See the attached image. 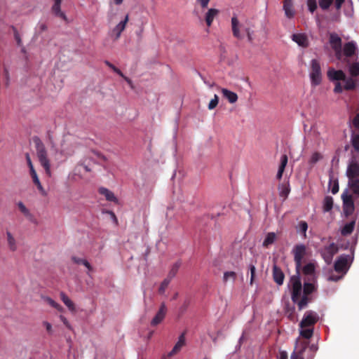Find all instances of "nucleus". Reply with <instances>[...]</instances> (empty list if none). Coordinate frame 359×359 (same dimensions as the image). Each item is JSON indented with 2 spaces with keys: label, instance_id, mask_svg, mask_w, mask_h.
I'll return each instance as SVG.
<instances>
[{
  "label": "nucleus",
  "instance_id": "nucleus-55",
  "mask_svg": "<svg viewBox=\"0 0 359 359\" xmlns=\"http://www.w3.org/2000/svg\"><path fill=\"white\" fill-rule=\"evenodd\" d=\"M343 91L342 86L339 82H337L335 83L334 88V92L335 93H341Z\"/></svg>",
  "mask_w": 359,
  "mask_h": 359
},
{
  "label": "nucleus",
  "instance_id": "nucleus-44",
  "mask_svg": "<svg viewBox=\"0 0 359 359\" xmlns=\"http://www.w3.org/2000/svg\"><path fill=\"white\" fill-rule=\"evenodd\" d=\"M308 9L311 13H313L317 8L316 0H307Z\"/></svg>",
  "mask_w": 359,
  "mask_h": 359
},
{
  "label": "nucleus",
  "instance_id": "nucleus-9",
  "mask_svg": "<svg viewBox=\"0 0 359 359\" xmlns=\"http://www.w3.org/2000/svg\"><path fill=\"white\" fill-rule=\"evenodd\" d=\"M306 246L304 244L296 245L292 249L294 260L297 274L299 273V269L302 267V259L306 255Z\"/></svg>",
  "mask_w": 359,
  "mask_h": 359
},
{
  "label": "nucleus",
  "instance_id": "nucleus-25",
  "mask_svg": "<svg viewBox=\"0 0 359 359\" xmlns=\"http://www.w3.org/2000/svg\"><path fill=\"white\" fill-rule=\"evenodd\" d=\"M283 10L285 15L291 18L294 15V11L292 7V0H285L283 4Z\"/></svg>",
  "mask_w": 359,
  "mask_h": 359
},
{
  "label": "nucleus",
  "instance_id": "nucleus-26",
  "mask_svg": "<svg viewBox=\"0 0 359 359\" xmlns=\"http://www.w3.org/2000/svg\"><path fill=\"white\" fill-rule=\"evenodd\" d=\"M99 193L103 195L106 199L109 201L117 202L118 200L114 193L104 187H100L99 189Z\"/></svg>",
  "mask_w": 359,
  "mask_h": 359
},
{
  "label": "nucleus",
  "instance_id": "nucleus-49",
  "mask_svg": "<svg viewBox=\"0 0 359 359\" xmlns=\"http://www.w3.org/2000/svg\"><path fill=\"white\" fill-rule=\"evenodd\" d=\"M249 270H250V284L252 285L253 281H254L255 276L256 268H255V265L250 264Z\"/></svg>",
  "mask_w": 359,
  "mask_h": 359
},
{
  "label": "nucleus",
  "instance_id": "nucleus-58",
  "mask_svg": "<svg viewBox=\"0 0 359 359\" xmlns=\"http://www.w3.org/2000/svg\"><path fill=\"white\" fill-rule=\"evenodd\" d=\"M26 159H27V162L28 166L29 168V170H34V168L33 166V164H32V160L30 158V156H29V154H26Z\"/></svg>",
  "mask_w": 359,
  "mask_h": 359
},
{
  "label": "nucleus",
  "instance_id": "nucleus-21",
  "mask_svg": "<svg viewBox=\"0 0 359 359\" xmlns=\"http://www.w3.org/2000/svg\"><path fill=\"white\" fill-rule=\"evenodd\" d=\"M356 50V43L354 41H349L344 44L343 48L344 54L346 57H351L355 54Z\"/></svg>",
  "mask_w": 359,
  "mask_h": 359
},
{
  "label": "nucleus",
  "instance_id": "nucleus-59",
  "mask_svg": "<svg viewBox=\"0 0 359 359\" xmlns=\"http://www.w3.org/2000/svg\"><path fill=\"white\" fill-rule=\"evenodd\" d=\"M45 300L53 308L55 306V304H56L55 301H54L53 299H51L50 297H45Z\"/></svg>",
  "mask_w": 359,
  "mask_h": 359
},
{
  "label": "nucleus",
  "instance_id": "nucleus-38",
  "mask_svg": "<svg viewBox=\"0 0 359 359\" xmlns=\"http://www.w3.org/2000/svg\"><path fill=\"white\" fill-rule=\"evenodd\" d=\"M308 229V224L305 221H301L297 226V231L302 233L304 237L306 236V231Z\"/></svg>",
  "mask_w": 359,
  "mask_h": 359
},
{
  "label": "nucleus",
  "instance_id": "nucleus-31",
  "mask_svg": "<svg viewBox=\"0 0 359 359\" xmlns=\"http://www.w3.org/2000/svg\"><path fill=\"white\" fill-rule=\"evenodd\" d=\"M237 278V275L234 271H225L223 275L222 280L224 283L228 282L233 283Z\"/></svg>",
  "mask_w": 359,
  "mask_h": 359
},
{
  "label": "nucleus",
  "instance_id": "nucleus-30",
  "mask_svg": "<svg viewBox=\"0 0 359 359\" xmlns=\"http://www.w3.org/2000/svg\"><path fill=\"white\" fill-rule=\"evenodd\" d=\"M333 208V198L332 196H327L325 197L323 203V209L324 212H329Z\"/></svg>",
  "mask_w": 359,
  "mask_h": 359
},
{
  "label": "nucleus",
  "instance_id": "nucleus-64",
  "mask_svg": "<svg viewBox=\"0 0 359 359\" xmlns=\"http://www.w3.org/2000/svg\"><path fill=\"white\" fill-rule=\"evenodd\" d=\"M343 3L342 2H339V1H335V7L337 10L340 9L341 6H342Z\"/></svg>",
  "mask_w": 359,
  "mask_h": 359
},
{
  "label": "nucleus",
  "instance_id": "nucleus-16",
  "mask_svg": "<svg viewBox=\"0 0 359 359\" xmlns=\"http://www.w3.org/2000/svg\"><path fill=\"white\" fill-rule=\"evenodd\" d=\"M54 4L52 6L51 10L54 15L64 20H67V16L64 12L61 11L60 6L62 0H53Z\"/></svg>",
  "mask_w": 359,
  "mask_h": 359
},
{
  "label": "nucleus",
  "instance_id": "nucleus-4",
  "mask_svg": "<svg viewBox=\"0 0 359 359\" xmlns=\"http://www.w3.org/2000/svg\"><path fill=\"white\" fill-rule=\"evenodd\" d=\"M36 143V155L37 158L41 165V166L44 168L46 174L50 177L52 175L51 169H50V163L49 159L48 158L47 152L45 149L43 144L40 141V140L37 139L35 141Z\"/></svg>",
  "mask_w": 359,
  "mask_h": 359
},
{
  "label": "nucleus",
  "instance_id": "nucleus-51",
  "mask_svg": "<svg viewBox=\"0 0 359 359\" xmlns=\"http://www.w3.org/2000/svg\"><path fill=\"white\" fill-rule=\"evenodd\" d=\"M210 0H196V2L202 8H206Z\"/></svg>",
  "mask_w": 359,
  "mask_h": 359
},
{
  "label": "nucleus",
  "instance_id": "nucleus-60",
  "mask_svg": "<svg viewBox=\"0 0 359 359\" xmlns=\"http://www.w3.org/2000/svg\"><path fill=\"white\" fill-rule=\"evenodd\" d=\"M331 191L333 194H335L339 191V184L337 182L334 183Z\"/></svg>",
  "mask_w": 359,
  "mask_h": 359
},
{
  "label": "nucleus",
  "instance_id": "nucleus-20",
  "mask_svg": "<svg viewBox=\"0 0 359 359\" xmlns=\"http://www.w3.org/2000/svg\"><path fill=\"white\" fill-rule=\"evenodd\" d=\"M315 269L316 266L313 262L308 263L302 268L304 274L310 277L309 280L314 279Z\"/></svg>",
  "mask_w": 359,
  "mask_h": 359
},
{
  "label": "nucleus",
  "instance_id": "nucleus-62",
  "mask_svg": "<svg viewBox=\"0 0 359 359\" xmlns=\"http://www.w3.org/2000/svg\"><path fill=\"white\" fill-rule=\"evenodd\" d=\"M108 213L111 215V217L113 219V220L117 223V219H116V217L115 215V214L111 212V211H109Z\"/></svg>",
  "mask_w": 359,
  "mask_h": 359
},
{
  "label": "nucleus",
  "instance_id": "nucleus-45",
  "mask_svg": "<svg viewBox=\"0 0 359 359\" xmlns=\"http://www.w3.org/2000/svg\"><path fill=\"white\" fill-rule=\"evenodd\" d=\"M12 30L13 32L14 38H15V40L16 41L17 44L19 46H22V39H21L20 35L18 29L14 26H12Z\"/></svg>",
  "mask_w": 359,
  "mask_h": 359
},
{
  "label": "nucleus",
  "instance_id": "nucleus-36",
  "mask_svg": "<svg viewBox=\"0 0 359 359\" xmlns=\"http://www.w3.org/2000/svg\"><path fill=\"white\" fill-rule=\"evenodd\" d=\"M181 266V262H175L171 267L168 276H167V278H170V279H172L177 274L180 267Z\"/></svg>",
  "mask_w": 359,
  "mask_h": 359
},
{
  "label": "nucleus",
  "instance_id": "nucleus-57",
  "mask_svg": "<svg viewBox=\"0 0 359 359\" xmlns=\"http://www.w3.org/2000/svg\"><path fill=\"white\" fill-rule=\"evenodd\" d=\"M343 276V274L341 276L331 275L327 278V280L330 281H338L342 278Z\"/></svg>",
  "mask_w": 359,
  "mask_h": 359
},
{
  "label": "nucleus",
  "instance_id": "nucleus-24",
  "mask_svg": "<svg viewBox=\"0 0 359 359\" xmlns=\"http://www.w3.org/2000/svg\"><path fill=\"white\" fill-rule=\"evenodd\" d=\"M60 299L65 305L68 308V309L74 312L76 311L75 305L73 302L68 297V296L63 292L60 293Z\"/></svg>",
  "mask_w": 359,
  "mask_h": 359
},
{
  "label": "nucleus",
  "instance_id": "nucleus-34",
  "mask_svg": "<svg viewBox=\"0 0 359 359\" xmlns=\"http://www.w3.org/2000/svg\"><path fill=\"white\" fill-rule=\"evenodd\" d=\"M279 195L283 198H286L290 193L288 184H282L278 186Z\"/></svg>",
  "mask_w": 359,
  "mask_h": 359
},
{
  "label": "nucleus",
  "instance_id": "nucleus-29",
  "mask_svg": "<svg viewBox=\"0 0 359 359\" xmlns=\"http://www.w3.org/2000/svg\"><path fill=\"white\" fill-rule=\"evenodd\" d=\"M355 221L353 220L348 223H346L341 229V233L343 236H347L352 233L354 229Z\"/></svg>",
  "mask_w": 359,
  "mask_h": 359
},
{
  "label": "nucleus",
  "instance_id": "nucleus-5",
  "mask_svg": "<svg viewBox=\"0 0 359 359\" xmlns=\"http://www.w3.org/2000/svg\"><path fill=\"white\" fill-rule=\"evenodd\" d=\"M353 253L341 255L334 262V270L338 273L346 274L353 261Z\"/></svg>",
  "mask_w": 359,
  "mask_h": 359
},
{
  "label": "nucleus",
  "instance_id": "nucleus-19",
  "mask_svg": "<svg viewBox=\"0 0 359 359\" xmlns=\"http://www.w3.org/2000/svg\"><path fill=\"white\" fill-rule=\"evenodd\" d=\"M91 170L90 165L86 164L85 161L79 163L74 170V174L79 175V177H82L84 172H88Z\"/></svg>",
  "mask_w": 359,
  "mask_h": 359
},
{
  "label": "nucleus",
  "instance_id": "nucleus-43",
  "mask_svg": "<svg viewBox=\"0 0 359 359\" xmlns=\"http://www.w3.org/2000/svg\"><path fill=\"white\" fill-rule=\"evenodd\" d=\"M353 126L355 130L351 132H355L356 134H359V114H357L352 121Z\"/></svg>",
  "mask_w": 359,
  "mask_h": 359
},
{
  "label": "nucleus",
  "instance_id": "nucleus-47",
  "mask_svg": "<svg viewBox=\"0 0 359 359\" xmlns=\"http://www.w3.org/2000/svg\"><path fill=\"white\" fill-rule=\"evenodd\" d=\"M321 158V155L318 153V152H315L313 153L310 159H309V163H311V164H315Z\"/></svg>",
  "mask_w": 359,
  "mask_h": 359
},
{
  "label": "nucleus",
  "instance_id": "nucleus-3",
  "mask_svg": "<svg viewBox=\"0 0 359 359\" xmlns=\"http://www.w3.org/2000/svg\"><path fill=\"white\" fill-rule=\"evenodd\" d=\"M231 30L234 37L238 39H243L245 36L248 41L252 43L254 40L253 25L251 22L246 20L245 22H241L236 15H233L231 20Z\"/></svg>",
  "mask_w": 359,
  "mask_h": 359
},
{
  "label": "nucleus",
  "instance_id": "nucleus-39",
  "mask_svg": "<svg viewBox=\"0 0 359 359\" xmlns=\"http://www.w3.org/2000/svg\"><path fill=\"white\" fill-rule=\"evenodd\" d=\"M313 329L307 327L301 328L300 330V335L307 339H310L313 336Z\"/></svg>",
  "mask_w": 359,
  "mask_h": 359
},
{
  "label": "nucleus",
  "instance_id": "nucleus-50",
  "mask_svg": "<svg viewBox=\"0 0 359 359\" xmlns=\"http://www.w3.org/2000/svg\"><path fill=\"white\" fill-rule=\"evenodd\" d=\"M60 320L63 323V324L67 327L69 330H72V327L67 318H65L64 316L60 315Z\"/></svg>",
  "mask_w": 359,
  "mask_h": 359
},
{
  "label": "nucleus",
  "instance_id": "nucleus-13",
  "mask_svg": "<svg viewBox=\"0 0 359 359\" xmlns=\"http://www.w3.org/2000/svg\"><path fill=\"white\" fill-rule=\"evenodd\" d=\"M167 311L166 306L164 303L161 304L157 313L151 321V325L156 326L161 323L165 316Z\"/></svg>",
  "mask_w": 359,
  "mask_h": 359
},
{
  "label": "nucleus",
  "instance_id": "nucleus-22",
  "mask_svg": "<svg viewBox=\"0 0 359 359\" xmlns=\"http://www.w3.org/2000/svg\"><path fill=\"white\" fill-rule=\"evenodd\" d=\"M292 39L299 46L306 47L308 46L307 37L304 34H294L292 35Z\"/></svg>",
  "mask_w": 359,
  "mask_h": 359
},
{
  "label": "nucleus",
  "instance_id": "nucleus-15",
  "mask_svg": "<svg viewBox=\"0 0 359 359\" xmlns=\"http://www.w3.org/2000/svg\"><path fill=\"white\" fill-rule=\"evenodd\" d=\"M18 207L20 211L24 215V216L32 224H38V221L30 212V210L25 205V204L20 201L18 203Z\"/></svg>",
  "mask_w": 359,
  "mask_h": 359
},
{
  "label": "nucleus",
  "instance_id": "nucleus-40",
  "mask_svg": "<svg viewBox=\"0 0 359 359\" xmlns=\"http://www.w3.org/2000/svg\"><path fill=\"white\" fill-rule=\"evenodd\" d=\"M349 72L351 76H359V62H353L349 67Z\"/></svg>",
  "mask_w": 359,
  "mask_h": 359
},
{
  "label": "nucleus",
  "instance_id": "nucleus-6",
  "mask_svg": "<svg viewBox=\"0 0 359 359\" xmlns=\"http://www.w3.org/2000/svg\"><path fill=\"white\" fill-rule=\"evenodd\" d=\"M309 79L312 86H319L322 82V71L320 62L313 59L309 68Z\"/></svg>",
  "mask_w": 359,
  "mask_h": 359
},
{
  "label": "nucleus",
  "instance_id": "nucleus-28",
  "mask_svg": "<svg viewBox=\"0 0 359 359\" xmlns=\"http://www.w3.org/2000/svg\"><path fill=\"white\" fill-rule=\"evenodd\" d=\"M287 163V156L285 154H284L280 158V164L279 165L278 170V172L276 175V177L278 180H280L282 178L283 173L285 170Z\"/></svg>",
  "mask_w": 359,
  "mask_h": 359
},
{
  "label": "nucleus",
  "instance_id": "nucleus-37",
  "mask_svg": "<svg viewBox=\"0 0 359 359\" xmlns=\"http://www.w3.org/2000/svg\"><path fill=\"white\" fill-rule=\"evenodd\" d=\"M345 81V84H344V88L346 89V90H353L356 88V86H357V83L356 81L353 79L352 78H346L345 77V80H344Z\"/></svg>",
  "mask_w": 359,
  "mask_h": 359
},
{
  "label": "nucleus",
  "instance_id": "nucleus-7",
  "mask_svg": "<svg viewBox=\"0 0 359 359\" xmlns=\"http://www.w3.org/2000/svg\"><path fill=\"white\" fill-rule=\"evenodd\" d=\"M338 246L332 242L324 245L320 249L319 252L324 261L327 264H330L332 263L333 257L338 252Z\"/></svg>",
  "mask_w": 359,
  "mask_h": 359
},
{
  "label": "nucleus",
  "instance_id": "nucleus-33",
  "mask_svg": "<svg viewBox=\"0 0 359 359\" xmlns=\"http://www.w3.org/2000/svg\"><path fill=\"white\" fill-rule=\"evenodd\" d=\"M351 143L354 150L359 153V134L355 132H351Z\"/></svg>",
  "mask_w": 359,
  "mask_h": 359
},
{
  "label": "nucleus",
  "instance_id": "nucleus-11",
  "mask_svg": "<svg viewBox=\"0 0 359 359\" xmlns=\"http://www.w3.org/2000/svg\"><path fill=\"white\" fill-rule=\"evenodd\" d=\"M128 15H126L122 20L119 22L109 32V35L114 39L117 40L120 38L122 32L125 29L128 22Z\"/></svg>",
  "mask_w": 359,
  "mask_h": 359
},
{
  "label": "nucleus",
  "instance_id": "nucleus-32",
  "mask_svg": "<svg viewBox=\"0 0 359 359\" xmlns=\"http://www.w3.org/2000/svg\"><path fill=\"white\" fill-rule=\"evenodd\" d=\"M8 245L11 251H15L17 250V243L15 238L11 233V232H6Z\"/></svg>",
  "mask_w": 359,
  "mask_h": 359
},
{
  "label": "nucleus",
  "instance_id": "nucleus-56",
  "mask_svg": "<svg viewBox=\"0 0 359 359\" xmlns=\"http://www.w3.org/2000/svg\"><path fill=\"white\" fill-rule=\"evenodd\" d=\"M36 29L39 32H42L47 29V26L45 23L40 22L37 25Z\"/></svg>",
  "mask_w": 359,
  "mask_h": 359
},
{
  "label": "nucleus",
  "instance_id": "nucleus-23",
  "mask_svg": "<svg viewBox=\"0 0 359 359\" xmlns=\"http://www.w3.org/2000/svg\"><path fill=\"white\" fill-rule=\"evenodd\" d=\"M222 93L224 96L231 104L235 103L238 100V95L236 93L231 91L226 88H222Z\"/></svg>",
  "mask_w": 359,
  "mask_h": 359
},
{
  "label": "nucleus",
  "instance_id": "nucleus-18",
  "mask_svg": "<svg viewBox=\"0 0 359 359\" xmlns=\"http://www.w3.org/2000/svg\"><path fill=\"white\" fill-rule=\"evenodd\" d=\"M219 11L216 8H209L205 14V20L208 27H210L215 18L219 14Z\"/></svg>",
  "mask_w": 359,
  "mask_h": 359
},
{
  "label": "nucleus",
  "instance_id": "nucleus-10",
  "mask_svg": "<svg viewBox=\"0 0 359 359\" xmlns=\"http://www.w3.org/2000/svg\"><path fill=\"white\" fill-rule=\"evenodd\" d=\"M319 319L318 313L313 311L305 312L302 321L299 323L301 328L313 325Z\"/></svg>",
  "mask_w": 359,
  "mask_h": 359
},
{
  "label": "nucleus",
  "instance_id": "nucleus-35",
  "mask_svg": "<svg viewBox=\"0 0 359 359\" xmlns=\"http://www.w3.org/2000/svg\"><path fill=\"white\" fill-rule=\"evenodd\" d=\"M276 238V235L273 232L268 233L263 241V246L268 247L269 245L274 243Z\"/></svg>",
  "mask_w": 359,
  "mask_h": 359
},
{
  "label": "nucleus",
  "instance_id": "nucleus-42",
  "mask_svg": "<svg viewBox=\"0 0 359 359\" xmlns=\"http://www.w3.org/2000/svg\"><path fill=\"white\" fill-rule=\"evenodd\" d=\"M334 0H318L319 6L322 10H327L332 5Z\"/></svg>",
  "mask_w": 359,
  "mask_h": 359
},
{
  "label": "nucleus",
  "instance_id": "nucleus-48",
  "mask_svg": "<svg viewBox=\"0 0 359 359\" xmlns=\"http://www.w3.org/2000/svg\"><path fill=\"white\" fill-rule=\"evenodd\" d=\"M104 63L109 67L111 68L114 72H116L117 74H118L119 76H123V74L121 72V71L116 68L114 65H112L111 62H109V61L106 60L104 62Z\"/></svg>",
  "mask_w": 359,
  "mask_h": 359
},
{
  "label": "nucleus",
  "instance_id": "nucleus-41",
  "mask_svg": "<svg viewBox=\"0 0 359 359\" xmlns=\"http://www.w3.org/2000/svg\"><path fill=\"white\" fill-rule=\"evenodd\" d=\"M171 280H172L171 279H170L167 277L163 280V282L161 283V284L159 287V289H158V292L160 294L165 293V290H166L167 287L168 286V285L170 284Z\"/></svg>",
  "mask_w": 359,
  "mask_h": 359
},
{
  "label": "nucleus",
  "instance_id": "nucleus-1",
  "mask_svg": "<svg viewBox=\"0 0 359 359\" xmlns=\"http://www.w3.org/2000/svg\"><path fill=\"white\" fill-rule=\"evenodd\" d=\"M346 175L348 177V189L341 194L343 211L346 216L351 215L354 211L353 197H359V158L352 155L348 161ZM359 205V202H357Z\"/></svg>",
  "mask_w": 359,
  "mask_h": 359
},
{
  "label": "nucleus",
  "instance_id": "nucleus-54",
  "mask_svg": "<svg viewBox=\"0 0 359 359\" xmlns=\"http://www.w3.org/2000/svg\"><path fill=\"white\" fill-rule=\"evenodd\" d=\"M85 259H86L79 257L76 256L72 257V260L73 261V262L77 264H83V262L85 261Z\"/></svg>",
  "mask_w": 359,
  "mask_h": 359
},
{
  "label": "nucleus",
  "instance_id": "nucleus-8",
  "mask_svg": "<svg viewBox=\"0 0 359 359\" xmlns=\"http://www.w3.org/2000/svg\"><path fill=\"white\" fill-rule=\"evenodd\" d=\"M329 43L334 50L336 57L338 59H341L342 56V41L341 37L337 33H330Z\"/></svg>",
  "mask_w": 359,
  "mask_h": 359
},
{
  "label": "nucleus",
  "instance_id": "nucleus-14",
  "mask_svg": "<svg viewBox=\"0 0 359 359\" xmlns=\"http://www.w3.org/2000/svg\"><path fill=\"white\" fill-rule=\"evenodd\" d=\"M345 74L342 70H336L334 68H330L327 70V77L332 81L345 80Z\"/></svg>",
  "mask_w": 359,
  "mask_h": 359
},
{
  "label": "nucleus",
  "instance_id": "nucleus-61",
  "mask_svg": "<svg viewBox=\"0 0 359 359\" xmlns=\"http://www.w3.org/2000/svg\"><path fill=\"white\" fill-rule=\"evenodd\" d=\"M53 308L55 309L57 311H58L60 312H62L64 310L63 307L60 304L57 303V302L55 304V306H53Z\"/></svg>",
  "mask_w": 359,
  "mask_h": 359
},
{
  "label": "nucleus",
  "instance_id": "nucleus-63",
  "mask_svg": "<svg viewBox=\"0 0 359 359\" xmlns=\"http://www.w3.org/2000/svg\"><path fill=\"white\" fill-rule=\"evenodd\" d=\"M122 77L124 78V79L127 81V83L130 85L131 88H133L132 81L130 79L126 77L124 75Z\"/></svg>",
  "mask_w": 359,
  "mask_h": 359
},
{
  "label": "nucleus",
  "instance_id": "nucleus-27",
  "mask_svg": "<svg viewBox=\"0 0 359 359\" xmlns=\"http://www.w3.org/2000/svg\"><path fill=\"white\" fill-rule=\"evenodd\" d=\"M30 175H31V177L32 178V180H33V182L36 185L38 189L39 190V191L41 193L42 195L43 196H46V191L44 190V189L43 188L41 182H40V180L38 177V175L36 174V172L34 170H30Z\"/></svg>",
  "mask_w": 359,
  "mask_h": 359
},
{
  "label": "nucleus",
  "instance_id": "nucleus-52",
  "mask_svg": "<svg viewBox=\"0 0 359 359\" xmlns=\"http://www.w3.org/2000/svg\"><path fill=\"white\" fill-rule=\"evenodd\" d=\"M87 269H88V275H90V273L93 271V268L91 266V264L89 263V262L87 259H85V261L83 262V264Z\"/></svg>",
  "mask_w": 359,
  "mask_h": 359
},
{
  "label": "nucleus",
  "instance_id": "nucleus-2",
  "mask_svg": "<svg viewBox=\"0 0 359 359\" xmlns=\"http://www.w3.org/2000/svg\"><path fill=\"white\" fill-rule=\"evenodd\" d=\"M287 287L291 292V298L294 303L297 304L299 309L302 310L308 304V295L316 290L313 283L304 282L302 288L299 273L291 276Z\"/></svg>",
  "mask_w": 359,
  "mask_h": 359
},
{
  "label": "nucleus",
  "instance_id": "nucleus-46",
  "mask_svg": "<svg viewBox=\"0 0 359 359\" xmlns=\"http://www.w3.org/2000/svg\"><path fill=\"white\" fill-rule=\"evenodd\" d=\"M218 102H219L218 96L217 95H215L214 98H212L208 104V109L210 110L215 109L217 107V105L218 104Z\"/></svg>",
  "mask_w": 359,
  "mask_h": 359
},
{
  "label": "nucleus",
  "instance_id": "nucleus-53",
  "mask_svg": "<svg viewBox=\"0 0 359 359\" xmlns=\"http://www.w3.org/2000/svg\"><path fill=\"white\" fill-rule=\"evenodd\" d=\"M43 325L46 327L48 334H51L53 333L52 325L50 323L44 321L43 322Z\"/></svg>",
  "mask_w": 359,
  "mask_h": 359
},
{
  "label": "nucleus",
  "instance_id": "nucleus-12",
  "mask_svg": "<svg viewBox=\"0 0 359 359\" xmlns=\"http://www.w3.org/2000/svg\"><path fill=\"white\" fill-rule=\"evenodd\" d=\"M185 344H186L185 333L183 332L179 336L178 340L176 342V344H175V346H173L172 349L168 353V357H172L174 355L179 353L182 350V347L184 346H185Z\"/></svg>",
  "mask_w": 359,
  "mask_h": 359
},
{
  "label": "nucleus",
  "instance_id": "nucleus-17",
  "mask_svg": "<svg viewBox=\"0 0 359 359\" xmlns=\"http://www.w3.org/2000/svg\"><path fill=\"white\" fill-rule=\"evenodd\" d=\"M273 277L277 285H281L283 284L285 275L282 270L276 265L273 266Z\"/></svg>",
  "mask_w": 359,
  "mask_h": 359
}]
</instances>
